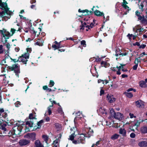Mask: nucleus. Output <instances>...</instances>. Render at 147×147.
I'll return each instance as SVG.
<instances>
[{"instance_id": "f257e3e1", "label": "nucleus", "mask_w": 147, "mask_h": 147, "mask_svg": "<svg viewBox=\"0 0 147 147\" xmlns=\"http://www.w3.org/2000/svg\"><path fill=\"white\" fill-rule=\"evenodd\" d=\"M44 122L42 119L38 122H35V121H28L26 122V124L27 126L24 129L25 132L30 131H34L37 129H39L41 127V124Z\"/></svg>"}, {"instance_id": "f03ea898", "label": "nucleus", "mask_w": 147, "mask_h": 147, "mask_svg": "<svg viewBox=\"0 0 147 147\" xmlns=\"http://www.w3.org/2000/svg\"><path fill=\"white\" fill-rule=\"evenodd\" d=\"M0 7L3 10L0 12L1 17L5 20L10 19L12 13L11 11L9 10L6 2H2V0H0Z\"/></svg>"}, {"instance_id": "7ed1b4c3", "label": "nucleus", "mask_w": 147, "mask_h": 147, "mask_svg": "<svg viewBox=\"0 0 147 147\" xmlns=\"http://www.w3.org/2000/svg\"><path fill=\"white\" fill-rule=\"evenodd\" d=\"M22 129L23 127L20 125H19L18 126H14L10 131L11 134L16 135H19L20 134Z\"/></svg>"}, {"instance_id": "20e7f679", "label": "nucleus", "mask_w": 147, "mask_h": 147, "mask_svg": "<svg viewBox=\"0 0 147 147\" xmlns=\"http://www.w3.org/2000/svg\"><path fill=\"white\" fill-rule=\"evenodd\" d=\"M29 58V54L28 53H25L24 54H22L20 56H19V59L20 62H22L23 64H25L26 65L28 61V59Z\"/></svg>"}, {"instance_id": "39448f33", "label": "nucleus", "mask_w": 147, "mask_h": 147, "mask_svg": "<svg viewBox=\"0 0 147 147\" xmlns=\"http://www.w3.org/2000/svg\"><path fill=\"white\" fill-rule=\"evenodd\" d=\"M135 14L136 16L138 17V20H140V22L142 24L147 25V20L145 18V17L144 15L141 16L140 13L138 10L136 11Z\"/></svg>"}, {"instance_id": "423d86ee", "label": "nucleus", "mask_w": 147, "mask_h": 147, "mask_svg": "<svg viewBox=\"0 0 147 147\" xmlns=\"http://www.w3.org/2000/svg\"><path fill=\"white\" fill-rule=\"evenodd\" d=\"M36 134L35 132L27 133L24 136V137L25 138H30V140L33 141L36 140Z\"/></svg>"}, {"instance_id": "0eeeda50", "label": "nucleus", "mask_w": 147, "mask_h": 147, "mask_svg": "<svg viewBox=\"0 0 147 147\" xmlns=\"http://www.w3.org/2000/svg\"><path fill=\"white\" fill-rule=\"evenodd\" d=\"M30 143V141L25 139L20 140L19 142V144L21 146H22L28 145Z\"/></svg>"}, {"instance_id": "6e6552de", "label": "nucleus", "mask_w": 147, "mask_h": 147, "mask_svg": "<svg viewBox=\"0 0 147 147\" xmlns=\"http://www.w3.org/2000/svg\"><path fill=\"white\" fill-rule=\"evenodd\" d=\"M85 136L83 134H81L78 136V143L84 144L85 142Z\"/></svg>"}, {"instance_id": "1a4fd4ad", "label": "nucleus", "mask_w": 147, "mask_h": 147, "mask_svg": "<svg viewBox=\"0 0 147 147\" xmlns=\"http://www.w3.org/2000/svg\"><path fill=\"white\" fill-rule=\"evenodd\" d=\"M135 104L137 107L139 108H141L142 107H144V102L141 100H139L135 101Z\"/></svg>"}, {"instance_id": "9d476101", "label": "nucleus", "mask_w": 147, "mask_h": 147, "mask_svg": "<svg viewBox=\"0 0 147 147\" xmlns=\"http://www.w3.org/2000/svg\"><path fill=\"white\" fill-rule=\"evenodd\" d=\"M107 99L110 103L113 102L116 99L113 96H109V94H108L107 95Z\"/></svg>"}, {"instance_id": "9b49d317", "label": "nucleus", "mask_w": 147, "mask_h": 147, "mask_svg": "<svg viewBox=\"0 0 147 147\" xmlns=\"http://www.w3.org/2000/svg\"><path fill=\"white\" fill-rule=\"evenodd\" d=\"M2 117L4 119V121L3 122H5L7 123H8L9 122V120L8 119V118L7 117L8 115L7 113L5 112H4L2 114Z\"/></svg>"}, {"instance_id": "f8f14e48", "label": "nucleus", "mask_w": 147, "mask_h": 147, "mask_svg": "<svg viewBox=\"0 0 147 147\" xmlns=\"http://www.w3.org/2000/svg\"><path fill=\"white\" fill-rule=\"evenodd\" d=\"M35 147H44L43 145L41 143L40 141L37 140H36L34 142Z\"/></svg>"}, {"instance_id": "ddd939ff", "label": "nucleus", "mask_w": 147, "mask_h": 147, "mask_svg": "<svg viewBox=\"0 0 147 147\" xmlns=\"http://www.w3.org/2000/svg\"><path fill=\"white\" fill-rule=\"evenodd\" d=\"M17 67H18V64H13L12 66H8L7 67L8 71H13Z\"/></svg>"}, {"instance_id": "4468645a", "label": "nucleus", "mask_w": 147, "mask_h": 147, "mask_svg": "<svg viewBox=\"0 0 147 147\" xmlns=\"http://www.w3.org/2000/svg\"><path fill=\"white\" fill-rule=\"evenodd\" d=\"M94 15L98 17H102L103 16L104 13L103 12H101L100 11L97 9H96L94 12Z\"/></svg>"}, {"instance_id": "2eb2a0df", "label": "nucleus", "mask_w": 147, "mask_h": 147, "mask_svg": "<svg viewBox=\"0 0 147 147\" xmlns=\"http://www.w3.org/2000/svg\"><path fill=\"white\" fill-rule=\"evenodd\" d=\"M36 115H34L33 113H30L29 116V119H30V121H35V122H36L37 119L36 118Z\"/></svg>"}, {"instance_id": "dca6fc26", "label": "nucleus", "mask_w": 147, "mask_h": 147, "mask_svg": "<svg viewBox=\"0 0 147 147\" xmlns=\"http://www.w3.org/2000/svg\"><path fill=\"white\" fill-rule=\"evenodd\" d=\"M123 117V114L119 112L116 113L113 117L117 119H121Z\"/></svg>"}, {"instance_id": "f3484780", "label": "nucleus", "mask_w": 147, "mask_h": 147, "mask_svg": "<svg viewBox=\"0 0 147 147\" xmlns=\"http://www.w3.org/2000/svg\"><path fill=\"white\" fill-rule=\"evenodd\" d=\"M138 145L140 147H147V142L142 141L138 143Z\"/></svg>"}, {"instance_id": "a211bd4d", "label": "nucleus", "mask_w": 147, "mask_h": 147, "mask_svg": "<svg viewBox=\"0 0 147 147\" xmlns=\"http://www.w3.org/2000/svg\"><path fill=\"white\" fill-rule=\"evenodd\" d=\"M140 86L142 88H146L147 87V85L145 81H140L139 82Z\"/></svg>"}, {"instance_id": "6ab92c4d", "label": "nucleus", "mask_w": 147, "mask_h": 147, "mask_svg": "<svg viewBox=\"0 0 147 147\" xmlns=\"http://www.w3.org/2000/svg\"><path fill=\"white\" fill-rule=\"evenodd\" d=\"M100 64L102 67H104L106 68L109 67L110 65V64L109 63L103 61H101Z\"/></svg>"}, {"instance_id": "aec40b11", "label": "nucleus", "mask_w": 147, "mask_h": 147, "mask_svg": "<svg viewBox=\"0 0 147 147\" xmlns=\"http://www.w3.org/2000/svg\"><path fill=\"white\" fill-rule=\"evenodd\" d=\"M140 131L142 134L147 133V127L144 126L140 128Z\"/></svg>"}, {"instance_id": "412c9836", "label": "nucleus", "mask_w": 147, "mask_h": 147, "mask_svg": "<svg viewBox=\"0 0 147 147\" xmlns=\"http://www.w3.org/2000/svg\"><path fill=\"white\" fill-rule=\"evenodd\" d=\"M119 133L121 134L123 136L125 137L126 135V130L124 129L121 128L119 129Z\"/></svg>"}, {"instance_id": "4be33fe9", "label": "nucleus", "mask_w": 147, "mask_h": 147, "mask_svg": "<svg viewBox=\"0 0 147 147\" xmlns=\"http://www.w3.org/2000/svg\"><path fill=\"white\" fill-rule=\"evenodd\" d=\"M93 132V130L90 127H89L88 128V131L87 133L88 135V137H90L92 135Z\"/></svg>"}, {"instance_id": "5701e85b", "label": "nucleus", "mask_w": 147, "mask_h": 147, "mask_svg": "<svg viewBox=\"0 0 147 147\" xmlns=\"http://www.w3.org/2000/svg\"><path fill=\"white\" fill-rule=\"evenodd\" d=\"M14 72L16 74L17 76H19L18 74L20 73V68L19 66H18V67L14 70Z\"/></svg>"}, {"instance_id": "b1692460", "label": "nucleus", "mask_w": 147, "mask_h": 147, "mask_svg": "<svg viewBox=\"0 0 147 147\" xmlns=\"http://www.w3.org/2000/svg\"><path fill=\"white\" fill-rule=\"evenodd\" d=\"M5 58L4 59H3V60H2L0 63H1V65H4V63H6V58H8V57H9V55H8L6 54L5 55Z\"/></svg>"}, {"instance_id": "393cba45", "label": "nucleus", "mask_w": 147, "mask_h": 147, "mask_svg": "<svg viewBox=\"0 0 147 147\" xmlns=\"http://www.w3.org/2000/svg\"><path fill=\"white\" fill-rule=\"evenodd\" d=\"M124 94L129 98H131L133 96V94L131 92H125L124 93Z\"/></svg>"}, {"instance_id": "a878e982", "label": "nucleus", "mask_w": 147, "mask_h": 147, "mask_svg": "<svg viewBox=\"0 0 147 147\" xmlns=\"http://www.w3.org/2000/svg\"><path fill=\"white\" fill-rule=\"evenodd\" d=\"M42 138L43 139L46 143H47L49 139V136L47 135H43L42 136Z\"/></svg>"}, {"instance_id": "bb28decb", "label": "nucleus", "mask_w": 147, "mask_h": 147, "mask_svg": "<svg viewBox=\"0 0 147 147\" xmlns=\"http://www.w3.org/2000/svg\"><path fill=\"white\" fill-rule=\"evenodd\" d=\"M38 31H35L34 30L33 28V29L32 30V31L33 32V34H36L38 33V34H37V35H38L37 36L39 35V34H40V33L41 31V29L40 28H38Z\"/></svg>"}, {"instance_id": "cd10ccee", "label": "nucleus", "mask_w": 147, "mask_h": 147, "mask_svg": "<svg viewBox=\"0 0 147 147\" xmlns=\"http://www.w3.org/2000/svg\"><path fill=\"white\" fill-rule=\"evenodd\" d=\"M95 21L94 19L93 20V23L91 22L90 24V25H87L86 27L88 29H90V28H92L94 26V24H95L94 21Z\"/></svg>"}, {"instance_id": "c85d7f7f", "label": "nucleus", "mask_w": 147, "mask_h": 147, "mask_svg": "<svg viewBox=\"0 0 147 147\" xmlns=\"http://www.w3.org/2000/svg\"><path fill=\"white\" fill-rule=\"evenodd\" d=\"M119 136L117 134H115L113 135H112L111 137V139L112 140H115L117 139L119 137Z\"/></svg>"}, {"instance_id": "c756f323", "label": "nucleus", "mask_w": 147, "mask_h": 147, "mask_svg": "<svg viewBox=\"0 0 147 147\" xmlns=\"http://www.w3.org/2000/svg\"><path fill=\"white\" fill-rule=\"evenodd\" d=\"M7 33L6 34L4 33L3 35L4 37H5V36H7V37L5 38V39H8L9 38L10 36H11L9 32H7Z\"/></svg>"}, {"instance_id": "7c9ffc66", "label": "nucleus", "mask_w": 147, "mask_h": 147, "mask_svg": "<svg viewBox=\"0 0 147 147\" xmlns=\"http://www.w3.org/2000/svg\"><path fill=\"white\" fill-rule=\"evenodd\" d=\"M0 129H2L4 131H7L6 128L3 125H2L1 123H0ZM0 134H2V132L0 130Z\"/></svg>"}, {"instance_id": "2f4dec72", "label": "nucleus", "mask_w": 147, "mask_h": 147, "mask_svg": "<svg viewBox=\"0 0 147 147\" xmlns=\"http://www.w3.org/2000/svg\"><path fill=\"white\" fill-rule=\"evenodd\" d=\"M6 65V66L5 67H1V72L2 73H5L6 72V71L8 72L7 67L6 68V66L7 65Z\"/></svg>"}, {"instance_id": "473e14b6", "label": "nucleus", "mask_w": 147, "mask_h": 147, "mask_svg": "<svg viewBox=\"0 0 147 147\" xmlns=\"http://www.w3.org/2000/svg\"><path fill=\"white\" fill-rule=\"evenodd\" d=\"M121 5L125 9H127L128 11L131 10L130 8L127 5L122 4Z\"/></svg>"}, {"instance_id": "72a5a7b5", "label": "nucleus", "mask_w": 147, "mask_h": 147, "mask_svg": "<svg viewBox=\"0 0 147 147\" xmlns=\"http://www.w3.org/2000/svg\"><path fill=\"white\" fill-rule=\"evenodd\" d=\"M110 112L111 115L112 117H113L114 116H115V115L116 113L114 111V109H113L110 110Z\"/></svg>"}, {"instance_id": "f704fd0d", "label": "nucleus", "mask_w": 147, "mask_h": 147, "mask_svg": "<svg viewBox=\"0 0 147 147\" xmlns=\"http://www.w3.org/2000/svg\"><path fill=\"white\" fill-rule=\"evenodd\" d=\"M10 59L11 60L13 61L14 63L20 62V59H19V57H18V59H12L11 57H10Z\"/></svg>"}, {"instance_id": "c9c22d12", "label": "nucleus", "mask_w": 147, "mask_h": 147, "mask_svg": "<svg viewBox=\"0 0 147 147\" xmlns=\"http://www.w3.org/2000/svg\"><path fill=\"white\" fill-rule=\"evenodd\" d=\"M78 11L79 12L82 13H86V12H88V10L87 9L81 10L80 9H79L78 10Z\"/></svg>"}, {"instance_id": "e433bc0d", "label": "nucleus", "mask_w": 147, "mask_h": 147, "mask_svg": "<svg viewBox=\"0 0 147 147\" xmlns=\"http://www.w3.org/2000/svg\"><path fill=\"white\" fill-rule=\"evenodd\" d=\"M136 63V61H135L134 63L135 65L133 66V69L134 70H136L137 69V67L138 66V61L137 63Z\"/></svg>"}, {"instance_id": "4c0bfd02", "label": "nucleus", "mask_w": 147, "mask_h": 147, "mask_svg": "<svg viewBox=\"0 0 147 147\" xmlns=\"http://www.w3.org/2000/svg\"><path fill=\"white\" fill-rule=\"evenodd\" d=\"M55 84V83L53 80H51L50 81L49 84V86L50 87H53Z\"/></svg>"}, {"instance_id": "58836bf2", "label": "nucleus", "mask_w": 147, "mask_h": 147, "mask_svg": "<svg viewBox=\"0 0 147 147\" xmlns=\"http://www.w3.org/2000/svg\"><path fill=\"white\" fill-rule=\"evenodd\" d=\"M95 61L98 63L100 62L102 60V58H99V57L98 56L97 58H95Z\"/></svg>"}, {"instance_id": "ea45409f", "label": "nucleus", "mask_w": 147, "mask_h": 147, "mask_svg": "<svg viewBox=\"0 0 147 147\" xmlns=\"http://www.w3.org/2000/svg\"><path fill=\"white\" fill-rule=\"evenodd\" d=\"M81 45H82L84 47H86V42L85 40H82L81 41Z\"/></svg>"}, {"instance_id": "a19ab883", "label": "nucleus", "mask_w": 147, "mask_h": 147, "mask_svg": "<svg viewBox=\"0 0 147 147\" xmlns=\"http://www.w3.org/2000/svg\"><path fill=\"white\" fill-rule=\"evenodd\" d=\"M57 111L59 113L62 114L63 113L62 108L61 107H59L58 108Z\"/></svg>"}, {"instance_id": "79ce46f5", "label": "nucleus", "mask_w": 147, "mask_h": 147, "mask_svg": "<svg viewBox=\"0 0 147 147\" xmlns=\"http://www.w3.org/2000/svg\"><path fill=\"white\" fill-rule=\"evenodd\" d=\"M93 13H94L93 11H91V10H90V11L88 10V12H86V14L87 15L89 16V15H92Z\"/></svg>"}, {"instance_id": "37998d69", "label": "nucleus", "mask_w": 147, "mask_h": 147, "mask_svg": "<svg viewBox=\"0 0 147 147\" xmlns=\"http://www.w3.org/2000/svg\"><path fill=\"white\" fill-rule=\"evenodd\" d=\"M16 107H18L21 105V102L19 101H17L15 104Z\"/></svg>"}, {"instance_id": "c03bdc74", "label": "nucleus", "mask_w": 147, "mask_h": 147, "mask_svg": "<svg viewBox=\"0 0 147 147\" xmlns=\"http://www.w3.org/2000/svg\"><path fill=\"white\" fill-rule=\"evenodd\" d=\"M74 134H71V135L70 136L69 139L71 141H73V140H74Z\"/></svg>"}, {"instance_id": "a18cd8bd", "label": "nucleus", "mask_w": 147, "mask_h": 147, "mask_svg": "<svg viewBox=\"0 0 147 147\" xmlns=\"http://www.w3.org/2000/svg\"><path fill=\"white\" fill-rule=\"evenodd\" d=\"M140 123V122L138 120L134 123V125L135 126H136L137 127H138V126H139Z\"/></svg>"}, {"instance_id": "49530a36", "label": "nucleus", "mask_w": 147, "mask_h": 147, "mask_svg": "<svg viewBox=\"0 0 147 147\" xmlns=\"http://www.w3.org/2000/svg\"><path fill=\"white\" fill-rule=\"evenodd\" d=\"M132 36H133V34H130L129 33L128 34L127 36V37L130 40H131V37H132Z\"/></svg>"}, {"instance_id": "de8ad7c7", "label": "nucleus", "mask_w": 147, "mask_h": 147, "mask_svg": "<svg viewBox=\"0 0 147 147\" xmlns=\"http://www.w3.org/2000/svg\"><path fill=\"white\" fill-rule=\"evenodd\" d=\"M81 22L82 25H83V26L84 27H86V26H87L88 25H87V24H88L90 23V22H84V23H83V22L82 21H81Z\"/></svg>"}, {"instance_id": "09e8293b", "label": "nucleus", "mask_w": 147, "mask_h": 147, "mask_svg": "<svg viewBox=\"0 0 147 147\" xmlns=\"http://www.w3.org/2000/svg\"><path fill=\"white\" fill-rule=\"evenodd\" d=\"M100 140H99L97 141L96 144H93L91 147H94V146L95 145L97 146L100 144Z\"/></svg>"}, {"instance_id": "8fccbe9b", "label": "nucleus", "mask_w": 147, "mask_h": 147, "mask_svg": "<svg viewBox=\"0 0 147 147\" xmlns=\"http://www.w3.org/2000/svg\"><path fill=\"white\" fill-rule=\"evenodd\" d=\"M16 30L15 29L11 28V32H12V34L11 35V36H12L13 34L15 33V31Z\"/></svg>"}, {"instance_id": "3c124183", "label": "nucleus", "mask_w": 147, "mask_h": 147, "mask_svg": "<svg viewBox=\"0 0 147 147\" xmlns=\"http://www.w3.org/2000/svg\"><path fill=\"white\" fill-rule=\"evenodd\" d=\"M3 46L1 45H0V54L3 53Z\"/></svg>"}, {"instance_id": "603ef678", "label": "nucleus", "mask_w": 147, "mask_h": 147, "mask_svg": "<svg viewBox=\"0 0 147 147\" xmlns=\"http://www.w3.org/2000/svg\"><path fill=\"white\" fill-rule=\"evenodd\" d=\"M27 50V52L29 54V53H30L32 51V49L31 48H28L26 49Z\"/></svg>"}, {"instance_id": "864d4df0", "label": "nucleus", "mask_w": 147, "mask_h": 147, "mask_svg": "<svg viewBox=\"0 0 147 147\" xmlns=\"http://www.w3.org/2000/svg\"><path fill=\"white\" fill-rule=\"evenodd\" d=\"M6 32V30L4 29H3V30H0V33H1L3 35Z\"/></svg>"}, {"instance_id": "5fc2aeb1", "label": "nucleus", "mask_w": 147, "mask_h": 147, "mask_svg": "<svg viewBox=\"0 0 147 147\" xmlns=\"http://www.w3.org/2000/svg\"><path fill=\"white\" fill-rule=\"evenodd\" d=\"M133 90L134 92H135L136 91V90L133 88H129L127 90V91L129 92Z\"/></svg>"}, {"instance_id": "6e6d98bb", "label": "nucleus", "mask_w": 147, "mask_h": 147, "mask_svg": "<svg viewBox=\"0 0 147 147\" xmlns=\"http://www.w3.org/2000/svg\"><path fill=\"white\" fill-rule=\"evenodd\" d=\"M5 111V110L3 108H0V115L1 116L2 114L4 113Z\"/></svg>"}, {"instance_id": "4d7b16f0", "label": "nucleus", "mask_w": 147, "mask_h": 147, "mask_svg": "<svg viewBox=\"0 0 147 147\" xmlns=\"http://www.w3.org/2000/svg\"><path fill=\"white\" fill-rule=\"evenodd\" d=\"M128 53V52H125V53H121L120 52V53L119 54V55H121L122 56H126V55Z\"/></svg>"}, {"instance_id": "13d9d810", "label": "nucleus", "mask_w": 147, "mask_h": 147, "mask_svg": "<svg viewBox=\"0 0 147 147\" xmlns=\"http://www.w3.org/2000/svg\"><path fill=\"white\" fill-rule=\"evenodd\" d=\"M135 136L136 135L134 133H132L130 134V137L131 138H134Z\"/></svg>"}, {"instance_id": "bf43d9fd", "label": "nucleus", "mask_w": 147, "mask_h": 147, "mask_svg": "<svg viewBox=\"0 0 147 147\" xmlns=\"http://www.w3.org/2000/svg\"><path fill=\"white\" fill-rule=\"evenodd\" d=\"M48 115H50L52 113V111L50 107H48Z\"/></svg>"}, {"instance_id": "052dcab7", "label": "nucleus", "mask_w": 147, "mask_h": 147, "mask_svg": "<svg viewBox=\"0 0 147 147\" xmlns=\"http://www.w3.org/2000/svg\"><path fill=\"white\" fill-rule=\"evenodd\" d=\"M143 29V28H140L139 29H137V30H139V35H141L142 34V30Z\"/></svg>"}, {"instance_id": "680f3d73", "label": "nucleus", "mask_w": 147, "mask_h": 147, "mask_svg": "<svg viewBox=\"0 0 147 147\" xmlns=\"http://www.w3.org/2000/svg\"><path fill=\"white\" fill-rule=\"evenodd\" d=\"M109 16H107L105 19V20L104 21H103V22L104 24L107 21L109 20Z\"/></svg>"}, {"instance_id": "e2e57ef3", "label": "nucleus", "mask_w": 147, "mask_h": 147, "mask_svg": "<svg viewBox=\"0 0 147 147\" xmlns=\"http://www.w3.org/2000/svg\"><path fill=\"white\" fill-rule=\"evenodd\" d=\"M105 93V91L104 90H103L102 89H101L100 91V95L101 96L102 94H104Z\"/></svg>"}, {"instance_id": "0e129e2a", "label": "nucleus", "mask_w": 147, "mask_h": 147, "mask_svg": "<svg viewBox=\"0 0 147 147\" xmlns=\"http://www.w3.org/2000/svg\"><path fill=\"white\" fill-rule=\"evenodd\" d=\"M139 9H143V7H144V5L142 3H141L140 5H139Z\"/></svg>"}, {"instance_id": "69168bd1", "label": "nucleus", "mask_w": 147, "mask_h": 147, "mask_svg": "<svg viewBox=\"0 0 147 147\" xmlns=\"http://www.w3.org/2000/svg\"><path fill=\"white\" fill-rule=\"evenodd\" d=\"M146 45H140V46H139V48H142L143 49H144L146 47Z\"/></svg>"}, {"instance_id": "338daca9", "label": "nucleus", "mask_w": 147, "mask_h": 147, "mask_svg": "<svg viewBox=\"0 0 147 147\" xmlns=\"http://www.w3.org/2000/svg\"><path fill=\"white\" fill-rule=\"evenodd\" d=\"M52 47L54 48V49L55 50L57 49V45H52L51 46Z\"/></svg>"}, {"instance_id": "774afa93", "label": "nucleus", "mask_w": 147, "mask_h": 147, "mask_svg": "<svg viewBox=\"0 0 147 147\" xmlns=\"http://www.w3.org/2000/svg\"><path fill=\"white\" fill-rule=\"evenodd\" d=\"M44 120L46 122H49L50 120V118L49 117H47L45 119H44Z\"/></svg>"}]
</instances>
